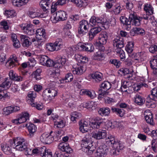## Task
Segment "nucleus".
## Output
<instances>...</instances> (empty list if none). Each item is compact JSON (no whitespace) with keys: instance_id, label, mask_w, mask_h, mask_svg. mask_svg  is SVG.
Instances as JSON below:
<instances>
[{"instance_id":"obj_12","label":"nucleus","mask_w":157,"mask_h":157,"mask_svg":"<svg viewBox=\"0 0 157 157\" xmlns=\"http://www.w3.org/2000/svg\"><path fill=\"white\" fill-rule=\"evenodd\" d=\"M101 28L99 27H94L90 29L88 33L89 40H92L94 37L101 31Z\"/></svg>"},{"instance_id":"obj_50","label":"nucleus","mask_w":157,"mask_h":157,"mask_svg":"<svg viewBox=\"0 0 157 157\" xmlns=\"http://www.w3.org/2000/svg\"><path fill=\"white\" fill-rule=\"evenodd\" d=\"M57 60H58V62L62 66L65 65L67 60V59L64 56H60L59 57Z\"/></svg>"},{"instance_id":"obj_30","label":"nucleus","mask_w":157,"mask_h":157,"mask_svg":"<svg viewBox=\"0 0 157 157\" xmlns=\"http://www.w3.org/2000/svg\"><path fill=\"white\" fill-rule=\"evenodd\" d=\"M81 93L82 94L86 95L91 99H93L96 97L95 93L94 90H81Z\"/></svg>"},{"instance_id":"obj_1","label":"nucleus","mask_w":157,"mask_h":157,"mask_svg":"<svg viewBox=\"0 0 157 157\" xmlns=\"http://www.w3.org/2000/svg\"><path fill=\"white\" fill-rule=\"evenodd\" d=\"M9 141L12 147L20 151H25L28 145L25 140L22 137H15Z\"/></svg>"},{"instance_id":"obj_46","label":"nucleus","mask_w":157,"mask_h":157,"mask_svg":"<svg viewBox=\"0 0 157 157\" xmlns=\"http://www.w3.org/2000/svg\"><path fill=\"white\" fill-rule=\"evenodd\" d=\"M10 98V94L6 90H4L0 93V100H5L6 98Z\"/></svg>"},{"instance_id":"obj_36","label":"nucleus","mask_w":157,"mask_h":157,"mask_svg":"<svg viewBox=\"0 0 157 157\" xmlns=\"http://www.w3.org/2000/svg\"><path fill=\"white\" fill-rule=\"evenodd\" d=\"M50 1L47 0H42L40 1V5L44 11H46L48 9Z\"/></svg>"},{"instance_id":"obj_45","label":"nucleus","mask_w":157,"mask_h":157,"mask_svg":"<svg viewBox=\"0 0 157 157\" xmlns=\"http://www.w3.org/2000/svg\"><path fill=\"white\" fill-rule=\"evenodd\" d=\"M41 72V70L40 69H37L33 73L34 78L36 80H39L40 79V73Z\"/></svg>"},{"instance_id":"obj_11","label":"nucleus","mask_w":157,"mask_h":157,"mask_svg":"<svg viewBox=\"0 0 157 157\" xmlns=\"http://www.w3.org/2000/svg\"><path fill=\"white\" fill-rule=\"evenodd\" d=\"M92 137L97 140H100L105 138L106 136V132L105 131L100 129L98 131L93 132Z\"/></svg>"},{"instance_id":"obj_64","label":"nucleus","mask_w":157,"mask_h":157,"mask_svg":"<svg viewBox=\"0 0 157 157\" xmlns=\"http://www.w3.org/2000/svg\"><path fill=\"white\" fill-rule=\"evenodd\" d=\"M149 51L151 53H154L157 52V44L151 46L149 48Z\"/></svg>"},{"instance_id":"obj_24","label":"nucleus","mask_w":157,"mask_h":157,"mask_svg":"<svg viewBox=\"0 0 157 157\" xmlns=\"http://www.w3.org/2000/svg\"><path fill=\"white\" fill-rule=\"evenodd\" d=\"M40 156L42 157H52V154L49 149H47L45 146H43V149L40 150Z\"/></svg>"},{"instance_id":"obj_26","label":"nucleus","mask_w":157,"mask_h":157,"mask_svg":"<svg viewBox=\"0 0 157 157\" xmlns=\"http://www.w3.org/2000/svg\"><path fill=\"white\" fill-rule=\"evenodd\" d=\"M25 126L28 128L29 132V135L31 136H33L37 128L36 126L33 124L29 123L25 124Z\"/></svg>"},{"instance_id":"obj_8","label":"nucleus","mask_w":157,"mask_h":157,"mask_svg":"<svg viewBox=\"0 0 157 157\" xmlns=\"http://www.w3.org/2000/svg\"><path fill=\"white\" fill-rule=\"evenodd\" d=\"M108 151V147L106 145H101L98 148L95 153V156L97 157H104L107 155Z\"/></svg>"},{"instance_id":"obj_56","label":"nucleus","mask_w":157,"mask_h":157,"mask_svg":"<svg viewBox=\"0 0 157 157\" xmlns=\"http://www.w3.org/2000/svg\"><path fill=\"white\" fill-rule=\"evenodd\" d=\"M55 157H69L68 154L65 155L64 152L59 151H56L54 155Z\"/></svg>"},{"instance_id":"obj_10","label":"nucleus","mask_w":157,"mask_h":157,"mask_svg":"<svg viewBox=\"0 0 157 157\" xmlns=\"http://www.w3.org/2000/svg\"><path fill=\"white\" fill-rule=\"evenodd\" d=\"M104 123V120L102 118L97 117L95 118L90 123V126L93 128L98 129L101 124Z\"/></svg>"},{"instance_id":"obj_53","label":"nucleus","mask_w":157,"mask_h":157,"mask_svg":"<svg viewBox=\"0 0 157 157\" xmlns=\"http://www.w3.org/2000/svg\"><path fill=\"white\" fill-rule=\"evenodd\" d=\"M151 94L150 96L151 98L154 100L155 98H157V87H156L151 90Z\"/></svg>"},{"instance_id":"obj_49","label":"nucleus","mask_w":157,"mask_h":157,"mask_svg":"<svg viewBox=\"0 0 157 157\" xmlns=\"http://www.w3.org/2000/svg\"><path fill=\"white\" fill-rule=\"evenodd\" d=\"M12 106H9L4 108L3 109V114L5 115H8L12 113Z\"/></svg>"},{"instance_id":"obj_18","label":"nucleus","mask_w":157,"mask_h":157,"mask_svg":"<svg viewBox=\"0 0 157 157\" xmlns=\"http://www.w3.org/2000/svg\"><path fill=\"white\" fill-rule=\"evenodd\" d=\"M79 129L82 133H85L88 132L89 128V123L86 121H81L79 123Z\"/></svg>"},{"instance_id":"obj_39","label":"nucleus","mask_w":157,"mask_h":157,"mask_svg":"<svg viewBox=\"0 0 157 157\" xmlns=\"http://www.w3.org/2000/svg\"><path fill=\"white\" fill-rule=\"evenodd\" d=\"M134 43L132 41L128 42L125 47V50L128 54L131 53L133 49Z\"/></svg>"},{"instance_id":"obj_17","label":"nucleus","mask_w":157,"mask_h":157,"mask_svg":"<svg viewBox=\"0 0 157 157\" xmlns=\"http://www.w3.org/2000/svg\"><path fill=\"white\" fill-rule=\"evenodd\" d=\"M85 66L82 64L78 65L75 68H73L72 71L73 74L78 75H81L83 74L86 71Z\"/></svg>"},{"instance_id":"obj_33","label":"nucleus","mask_w":157,"mask_h":157,"mask_svg":"<svg viewBox=\"0 0 157 157\" xmlns=\"http://www.w3.org/2000/svg\"><path fill=\"white\" fill-rule=\"evenodd\" d=\"M36 38H46L45 30L42 28L38 29L36 31Z\"/></svg>"},{"instance_id":"obj_27","label":"nucleus","mask_w":157,"mask_h":157,"mask_svg":"<svg viewBox=\"0 0 157 157\" xmlns=\"http://www.w3.org/2000/svg\"><path fill=\"white\" fill-rule=\"evenodd\" d=\"M21 124L29 120V114L27 112L21 113L18 116Z\"/></svg>"},{"instance_id":"obj_48","label":"nucleus","mask_w":157,"mask_h":157,"mask_svg":"<svg viewBox=\"0 0 157 157\" xmlns=\"http://www.w3.org/2000/svg\"><path fill=\"white\" fill-rule=\"evenodd\" d=\"M109 63L114 65L117 68H119L121 64V63L119 60L115 59H110L109 61Z\"/></svg>"},{"instance_id":"obj_59","label":"nucleus","mask_w":157,"mask_h":157,"mask_svg":"<svg viewBox=\"0 0 157 157\" xmlns=\"http://www.w3.org/2000/svg\"><path fill=\"white\" fill-rule=\"evenodd\" d=\"M51 77L52 78L55 79V82L57 81V80L59 79V74L56 71H54L52 72V73L51 74Z\"/></svg>"},{"instance_id":"obj_43","label":"nucleus","mask_w":157,"mask_h":157,"mask_svg":"<svg viewBox=\"0 0 157 157\" xmlns=\"http://www.w3.org/2000/svg\"><path fill=\"white\" fill-rule=\"evenodd\" d=\"M105 142L106 144V146L109 147V146H112L113 144L115 142V140L114 137L112 136H108L105 139Z\"/></svg>"},{"instance_id":"obj_19","label":"nucleus","mask_w":157,"mask_h":157,"mask_svg":"<svg viewBox=\"0 0 157 157\" xmlns=\"http://www.w3.org/2000/svg\"><path fill=\"white\" fill-rule=\"evenodd\" d=\"M22 45L24 47H28L31 44L30 38L26 35H21L20 36Z\"/></svg>"},{"instance_id":"obj_44","label":"nucleus","mask_w":157,"mask_h":157,"mask_svg":"<svg viewBox=\"0 0 157 157\" xmlns=\"http://www.w3.org/2000/svg\"><path fill=\"white\" fill-rule=\"evenodd\" d=\"M75 58L79 63H84L87 62L88 58L86 57H84L80 55H77L75 56Z\"/></svg>"},{"instance_id":"obj_41","label":"nucleus","mask_w":157,"mask_h":157,"mask_svg":"<svg viewBox=\"0 0 157 157\" xmlns=\"http://www.w3.org/2000/svg\"><path fill=\"white\" fill-rule=\"evenodd\" d=\"M115 149H117L120 150L124 148L123 143L120 141L115 140V142L113 144L112 146Z\"/></svg>"},{"instance_id":"obj_22","label":"nucleus","mask_w":157,"mask_h":157,"mask_svg":"<svg viewBox=\"0 0 157 157\" xmlns=\"http://www.w3.org/2000/svg\"><path fill=\"white\" fill-rule=\"evenodd\" d=\"M105 21V22H102V20H90L89 24L92 26L98 25L105 27V25H108L109 22L107 20Z\"/></svg>"},{"instance_id":"obj_40","label":"nucleus","mask_w":157,"mask_h":157,"mask_svg":"<svg viewBox=\"0 0 157 157\" xmlns=\"http://www.w3.org/2000/svg\"><path fill=\"white\" fill-rule=\"evenodd\" d=\"M1 147L2 150L3 151L5 154H8L11 152L10 148L8 145L6 144L2 143L1 144Z\"/></svg>"},{"instance_id":"obj_47","label":"nucleus","mask_w":157,"mask_h":157,"mask_svg":"<svg viewBox=\"0 0 157 157\" xmlns=\"http://www.w3.org/2000/svg\"><path fill=\"white\" fill-rule=\"evenodd\" d=\"M49 95H50L48 89H46L43 91L42 94V96L43 99L45 101L51 100V98Z\"/></svg>"},{"instance_id":"obj_7","label":"nucleus","mask_w":157,"mask_h":157,"mask_svg":"<svg viewBox=\"0 0 157 157\" xmlns=\"http://www.w3.org/2000/svg\"><path fill=\"white\" fill-rule=\"evenodd\" d=\"M78 33L81 36L85 34L88 32L89 25L87 20H82L79 22Z\"/></svg>"},{"instance_id":"obj_52","label":"nucleus","mask_w":157,"mask_h":157,"mask_svg":"<svg viewBox=\"0 0 157 157\" xmlns=\"http://www.w3.org/2000/svg\"><path fill=\"white\" fill-rule=\"evenodd\" d=\"M132 32L136 33L137 34L142 36L144 35L145 34V31L143 29L139 28L136 27L133 29Z\"/></svg>"},{"instance_id":"obj_51","label":"nucleus","mask_w":157,"mask_h":157,"mask_svg":"<svg viewBox=\"0 0 157 157\" xmlns=\"http://www.w3.org/2000/svg\"><path fill=\"white\" fill-rule=\"evenodd\" d=\"M11 80L10 78H6L5 79V81L2 84V86L4 87L9 88L10 86L11 82Z\"/></svg>"},{"instance_id":"obj_29","label":"nucleus","mask_w":157,"mask_h":157,"mask_svg":"<svg viewBox=\"0 0 157 157\" xmlns=\"http://www.w3.org/2000/svg\"><path fill=\"white\" fill-rule=\"evenodd\" d=\"M32 25L28 24L26 26L23 27V29L24 32L29 35H32L34 34V30L32 28L31 26Z\"/></svg>"},{"instance_id":"obj_58","label":"nucleus","mask_w":157,"mask_h":157,"mask_svg":"<svg viewBox=\"0 0 157 157\" xmlns=\"http://www.w3.org/2000/svg\"><path fill=\"white\" fill-rule=\"evenodd\" d=\"M48 57L45 55L41 56L40 57L39 61L40 63L43 65L44 64H45L46 60H48Z\"/></svg>"},{"instance_id":"obj_20","label":"nucleus","mask_w":157,"mask_h":157,"mask_svg":"<svg viewBox=\"0 0 157 157\" xmlns=\"http://www.w3.org/2000/svg\"><path fill=\"white\" fill-rule=\"evenodd\" d=\"M146 54L143 51L137 53L134 56V60L136 63H140L144 60Z\"/></svg>"},{"instance_id":"obj_35","label":"nucleus","mask_w":157,"mask_h":157,"mask_svg":"<svg viewBox=\"0 0 157 157\" xmlns=\"http://www.w3.org/2000/svg\"><path fill=\"white\" fill-rule=\"evenodd\" d=\"M110 109L108 107H103L100 108L98 111L99 114L102 116H108L110 113Z\"/></svg>"},{"instance_id":"obj_9","label":"nucleus","mask_w":157,"mask_h":157,"mask_svg":"<svg viewBox=\"0 0 157 157\" xmlns=\"http://www.w3.org/2000/svg\"><path fill=\"white\" fill-rule=\"evenodd\" d=\"M78 49L79 51L92 52L94 51V46L91 43H84L78 44Z\"/></svg>"},{"instance_id":"obj_4","label":"nucleus","mask_w":157,"mask_h":157,"mask_svg":"<svg viewBox=\"0 0 157 157\" xmlns=\"http://www.w3.org/2000/svg\"><path fill=\"white\" fill-rule=\"evenodd\" d=\"M62 40L61 39H57L54 44L50 43L47 45V48L50 51H58L63 47Z\"/></svg>"},{"instance_id":"obj_60","label":"nucleus","mask_w":157,"mask_h":157,"mask_svg":"<svg viewBox=\"0 0 157 157\" xmlns=\"http://www.w3.org/2000/svg\"><path fill=\"white\" fill-rule=\"evenodd\" d=\"M73 79V76L71 73L67 74L65 77L66 82H70L72 81Z\"/></svg>"},{"instance_id":"obj_3","label":"nucleus","mask_w":157,"mask_h":157,"mask_svg":"<svg viewBox=\"0 0 157 157\" xmlns=\"http://www.w3.org/2000/svg\"><path fill=\"white\" fill-rule=\"evenodd\" d=\"M101 89L99 90V95L98 98L99 99L102 98L105 95L108 94L107 92H105L111 87V84L108 82L106 81L104 82L101 84Z\"/></svg>"},{"instance_id":"obj_54","label":"nucleus","mask_w":157,"mask_h":157,"mask_svg":"<svg viewBox=\"0 0 157 157\" xmlns=\"http://www.w3.org/2000/svg\"><path fill=\"white\" fill-rule=\"evenodd\" d=\"M48 90L49 94L50 95L49 96L50 97L51 99H52V98H54L57 95V92L56 90L51 88L48 89Z\"/></svg>"},{"instance_id":"obj_2","label":"nucleus","mask_w":157,"mask_h":157,"mask_svg":"<svg viewBox=\"0 0 157 157\" xmlns=\"http://www.w3.org/2000/svg\"><path fill=\"white\" fill-rule=\"evenodd\" d=\"M92 144L93 141L90 136H86L81 141V145L82 151L88 155H91L95 148Z\"/></svg>"},{"instance_id":"obj_57","label":"nucleus","mask_w":157,"mask_h":157,"mask_svg":"<svg viewBox=\"0 0 157 157\" xmlns=\"http://www.w3.org/2000/svg\"><path fill=\"white\" fill-rule=\"evenodd\" d=\"M156 140L153 139L152 140L151 142V147L152 150L155 152H156L157 151V142L156 141Z\"/></svg>"},{"instance_id":"obj_28","label":"nucleus","mask_w":157,"mask_h":157,"mask_svg":"<svg viewBox=\"0 0 157 157\" xmlns=\"http://www.w3.org/2000/svg\"><path fill=\"white\" fill-rule=\"evenodd\" d=\"M99 41L96 42V45L98 47L99 49L101 51H104L105 48L103 45L105 44L107 40V39L99 37Z\"/></svg>"},{"instance_id":"obj_42","label":"nucleus","mask_w":157,"mask_h":157,"mask_svg":"<svg viewBox=\"0 0 157 157\" xmlns=\"http://www.w3.org/2000/svg\"><path fill=\"white\" fill-rule=\"evenodd\" d=\"M65 121L63 119H60L54 124V125L57 128H63L65 126Z\"/></svg>"},{"instance_id":"obj_34","label":"nucleus","mask_w":157,"mask_h":157,"mask_svg":"<svg viewBox=\"0 0 157 157\" xmlns=\"http://www.w3.org/2000/svg\"><path fill=\"white\" fill-rule=\"evenodd\" d=\"M111 110L113 113H115L121 117H123L125 114V111L123 109L112 107Z\"/></svg>"},{"instance_id":"obj_32","label":"nucleus","mask_w":157,"mask_h":157,"mask_svg":"<svg viewBox=\"0 0 157 157\" xmlns=\"http://www.w3.org/2000/svg\"><path fill=\"white\" fill-rule=\"evenodd\" d=\"M91 76L97 82H99L102 79V73L98 72H96L92 74Z\"/></svg>"},{"instance_id":"obj_5","label":"nucleus","mask_w":157,"mask_h":157,"mask_svg":"<svg viewBox=\"0 0 157 157\" xmlns=\"http://www.w3.org/2000/svg\"><path fill=\"white\" fill-rule=\"evenodd\" d=\"M144 10L147 14H149L148 16H144V17L145 20H154V17L152 15L153 13V8L150 3H146L144 5Z\"/></svg>"},{"instance_id":"obj_62","label":"nucleus","mask_w":157,"mask_h":157,"mask_svg":"<svg viewBox=\"0 0 157 157\" xmlns=\"http://www.w3.org/2000/svg\"><path fill=\"white\" fill-rule=\"evenodd\" d=\"M131 86V82L127 81H124L123 84H122L121 88H123L124 89H127Z\"/></svg>"},{"instance_id":"obj_25","label":"nucleus","mask_w":157,"mask_h":157,"mask_svg":"<svg viewBox=\"0 0 157 157\" xmlns=\"http://www.w3.org/2000/svg\"><path fill=\"white\" fill-rule=\"evenodd\" d=\"M36 94L35 91H30L29 92L26 98L28 100H29L31 101L30 105L32 106H35V104L33 102L34 99L36 97Z\"/></svg>"},{"instance_id":"obj_14","label":"nucleus","mask_w":157,"mask_h":157,"mask_svg":"<svg viewBox=\"0 0 157 157\" xmlns=\"http://www.w3.org/2000/svg\"><path fill=\"white\" fill-rule=\"evenodd\" d=\"M58 149L62 151V152H66L67 153H70L72 152V150L68 144L66 143H60L58 145Z\"/></svg>"},{"instance_id":"obj_31","label":"nucleus","mask_w":157,"mask_h":157,"mask_svg":"<svg viewBox=\"0 0 157 157\" xmlns=\"http://www.w3.org/2000/svg\"><path fill=\"white\" fill-rule=\"evenodd\" d=\"M134 102L137 105H143L145 101L144 98L138 94H136L134 97Z\"/></svg>"},{"instance_id":"obj_6","label":"nucleus","mask_w":157,"mask_h":157,"mask_svg":"<svg viewBox=\"0 0 157 157\" xmlns=\"http://www.w3.org/2000/svg\"><path fill=\"white\" fill-rule=\"evenodd\" d=\"M41 141L45 144H49L52 143L54 140L53 132L51 131L49 133H44L40 137Z\"/></svg>"},{"instance_id":"obj_55","label":"nucleus","mask_w":157,"mask_h":157,"mask_svg":"<svg viewBox=\"0 0 157 157\" xmlns=\"http://www.w3.org/2000/svg\"><path fill=\"white\" fill-rule=\"evenodd\" d=\"M150 64L151 67L153 69L157 68V59L155 58L150 61Z\"/></svg>"},{"instance_id":"obj_63","label":"nucleus","mask_w":157,"mask_h":157,"mask_svg":"<svg viewBox=\"0 0 157 157\" xmlns=\"http://www.w3.org/2000/svg\"><path fill=\"white\" fill-rule=\"evenodd\" d=\"M43 149V147H39L38 148H34L32 150V154H34L37 155H40L41 152L40 150Z\"/></svg>"},{"instance_id":"obj_37","label":"nucleus","mask_w":157,"mask_h":157,"mask_svg":"<svg viewBox=\"0 0 157 157\" xmlns=\"http://www.w3.org/2000/svg\"><path fill=\"white\" fill-rule=\"evenodd\" d=\"M145 120L147 123L151 125H153L155 124V123L153 121L152 114L149 113L148 114L145 116Z\"/></svg>"},{"instance_id":"obj_61","label":"nucleus","mask_w":157,"mask_h":157,"mask_svg":"<svg viewBox=\"0 0 157 157\" xmlns=\"http://www.w3.org/2000/svg\"><path fill=\"white\" fill-rule=\"evenodd\" d=\"M38 39V46L39 48L41 47L44 44V43L45 41L46 40V38L43 37L42 38H37Z\"/></svg>"},{"instance_id":"obj_15","label":"nucleus","mask_w":157,"mask_h":157,"mask_svg":"<svg viewBox=\"0 0 157 157\" xmlns=\"http://www.w3.org/2000/svg\"><path fill=\"white\" fill-rule=\"evenodd\" d=\"M17 63H18V61L17 57L15 55L11 56L9 60L6 62L7 66L10 69L16 66Z\"/></svg>"},{"instance_id":"obj_23","label":"nucleus","mask_w":157,"mask_h":157,"mask_svg":"<svg viewBox=\"0 0 157 157\" xmlns=\"http://www.w3.org/2000/svg\"><path fill=\"white\" fill-rule=\"evenodd\" d=\"M113 45L114 48H123L124 40L122 38L117 37L113 41Z\"/></svg>"},{"instance_id":"obj_21","label":"nucleus","mask_w":157,"mask_h":157,"mask_svg":"<svg viewBox=\"0 0 157 157\" xmlns=\"http://www.w3.org/2000/svg\"><path fill=\"white\" fill-rule=\"evenodd\" d=\"M9 76L11 80L15 81L21 82L24 80V78L23 77L18 75L13 70L10 71L9 73Z\"/></svg>"},{"instance_id":"obj_16","label":"nucleus","mask_w":157,"mask_h":157,"mask_svg":"<svg viewBox=\"0 0 157 157\" xmlns=\"http://www.w3.org/2000/svg\"><path fill=\"white\" fill-rule=\"evenodd\" d=\"M121 22L123 24V25L125 26V29L128 30L129 26H130L132 24L133 25L136 26H139L140 25V20H120Z\"/></svg>"},{"instance_id":"obj_13","label":"nucleus","mask_w":157,"mask_h":157,"mask_svg":"<svg viewBox=\"0 0 157 157\" xmlns=\"http://www.w3.org/2000/svg\"><path fill=\"white\" fill-rule=\"evenodd\" d=\"M66 13L63 11H60L53 14L52 16L53 20H66L67 19Z\"/></svg>"},{"instance_id":"obj_38","label":"nucleus","mask_w":157,"mask_h":157,"mask_svg":"<svg viewBox=\"0 0 157 157\" xmlns=\"http://www.w3.org/2000/svg\"><path fill=\"white\" fill-rule=\"evenodd\" d=\"M5 15L8 18H12L16 16V13L14 10H6L4 13Z\"/></svg>"}]
</instances>
